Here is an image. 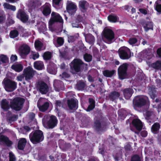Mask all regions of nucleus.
<instances>
[{"label": "nucleus", "instance_id": "f257e3e1", "mask_svg": "<svg viewBox=\"0 0 161 161\" xmlns=\"http://www.w3.org/2000/svg\"><path fill=\"white\" fill-rule=\"evenodd\" d=\"M87 64L84 63L79 58H75L71 62L70 64L71 70L75 73L80 72L84 69V67L87 66Z\"/></svg>", "mask_w": 161, "mask_h": 161}, {"label": "nucleus", "instance_id": "f03ea898", "mask_svg": "<svg viewBox=\"0 0 161 161\" xmlns=\"http://www.w3.org/2000/svg\"><path fill=\"white\" fill-rule=\"evenodd\" d=\"M29 138L30 141L33 144L39 143L44 140L43 133L41 130H36L30 134Z\"/></svg>", "mask_w": 161, "mask_h": 161}, {"label": "nucleus", "instance_id": "7ed1b4c3", "mask_svg": "<svg viewBox=\"0 0 161 161\" xmlns=\"http://www.w3.org/2000/svg\"><path fill=\"white\" fill-rule=\"evenodd\" d=\"M149 103V98L146 96H137L134 97L133 101L134 107L139 108Z\"/></svg>", "mask_w": 161, "mask_h": 161}, {"label": "nucleus", "instance_id": "20e7f679", "mask_svg": "<svg viewBox=\"0 0 161 161\" xmlns=\"http://www.w3.org/2000/svg\"><path fill=\"white\" fill-rule=\"evenodd\" d=\"M11 108L16 111L20 110L23 108L25 100L23 98L16 97L13 99H9Z\"/></svg>", "mask_w": 161, "mask_h": 161}, {"label": "nucleus", "instance_id": "39448f33", "mask_svg": "<svg viewBox=\"0 0 161 161\" xmlns=\"http://www.w3.org/2000/svg\"><path fill=\"white\" fill-rule=\"evenodd\" d=\"M118 54L120 58L123 60L128 59L131 57V51L127 47H123L118 50Z\"/></svg>", "mask_w": 161, "mask_h": 161}, {"label": "nucleus", "instance_id": "423d86ee", "mask_svg": "<svg viewBox=\"0 0 161 161\" xmlns=\"http://www.w3.org/2000/svg\"><path fill=\"white\" fill-rule=\"evenodd\" d=\"M3 84L5 89L8 92H13L17 88V83L9 79L4 80Z\"/></svg>", "mask_w": 161, "mask_h": 161}, {"label": "nucleus", "instance_id": "0eeeda50", "mask_svg": "<svg viewBox=\"0 0 161 161\" xmlns=\"http://www.w3.org/2000/svg\"><path fill=\"white\" fill-rule=\"evenodd\" d=\"M128 67L127 64L124 63L120 65L118 68V74L120 79L122 80L127 78Z\"/></svg>", "mask_w": 161, "mask_h": 161}, {"label": "nucleus", "instance_id": "6e6552de", "mask_svg": "<svg viewBox=\"0 0 161 161\" xmlns=\"http://www.w3.org/2000/svg\"><path fill=\"white\" fill-rule=\"evenodd\" d=\"M94 128L95 131L100 134L106 131L107 124L105 122H101L98 120H96L94 123Z\"/></svg>", "mask_w": 161, "mask_h": 161}, {"label": "nucleus", "instance_id": "1a4fd4ad", "mask_svg": "<svg viewBox=\"0 0 161 161\" xmlns=\"http://www.w3.org/2000/svg\"><path fill=\"white\" fill-rule=\"evenodd\" d=\"M58 122L57 117L54 115H52L50 116L49 119L43 124L45 128L52 129L57 126Z\"/></svg>", "mask_w": 161, "mask_h": 161}, {"label": "nucleus", "instance_id": "9d476101", "mask_svg": "<svg viewBox=\"0 0 161 161\" xmlns=\"http://www.w3.org/2000/svg\"><path fill=\"white\" fill-rule=\"evenodd\" d=\"M35 71L31 67L28 66L23 71V75L26 81L31 80L34 75Z\"/></svg>", "mask_w": 161, "mask_h": 161}, {"label": "nucleus", "instance_id": "9b49d317", "mask_svg": "<svg viewBox=\"0 0 161 161\" xmlns=\"http://www.w3.org/2000/svg\"><path fill=\"white\" fill-rule=\"evenodd\" d=\"M139 23L143 27L144 31L146 32H147L150 30H153V24L152 22L142 19L140 20Z\"/></svg>", "mask_w": 161, "mask_h": 161}, {"label": "nucleus", "instance_id": "f8f14e48", "mask_svg": "<svg viewBox=\"0 0 161 161\" xmlns=\"http://www.w3.org/2000/svg\"><path fill=\"white\" fill-rule=\"evenodd\" d=\"M16 17L24 23H26L28 20L29 16L24 10L19 9L16 14Z\"/></svg>", "mask_w": 161, "mask_h": 161}, {"label": "nucleus", "instance_id": "ddd939ff", "mask_svg": "<svg viewBox=\"0 0 161 161\" xmlns=\"http://www.w3.org/2000/svg\"><path fill=\"white\" fill-rule=\"evenodd\" d=\"M37 88L42 94H46L48 91V86L44 82L40 81H38L37 84Z\"/></svg>", "mask_w": 161, "mask_h": 161}, {"label": "nucleus", "instance_id": "4468645a", "mask_svg": "<svg viewBox=\"0 0 161 161\" xmlns=\"http://www.w3.org/2000/svg\"><path fill=\"white\" fill-rule=\"evenodd\" d=\"M132 125L133 127L138 131L135 133L138 134L143 127V124L141 121L138 119H134L132 121Z\"/></svg>", "mask_w": 161, "mask_h": 161}, {"label": "nucleus", "instance_id": "2eb2a0df", "mask_svg": "<svg viewBox=\"0 0 161 161\" xmlns=\"http://www.w3.org/2000/svg\"><path fill=\"white\" fill-rule=\"evenodd\" d=\"M3 144L9 147L12 146L13 142L9 138L5 135L0 134V144Z\"/></svg>", "mask_w": 161, "mask_h": 161}, {"label": "nucleus", "instance_id": "dca6fc26", "mask_svg": "<svg viewBox=\"0 0 161 161\" xmlns=\"http://www.w3.org/2000/svg\"><path fill=\"white\" fill-rule=\"evenodd\" d=\"M103 36L104 38L109 41H111L114 37V34L113 31L109 29L104 30Z\"/></svg>", "mask_w": 161, "mask_h": 161}, {"label": "nucleus", "instance_id": "f3484780", "mask_svg": "<svg viewBox=\"0 0 161 161\" xmlns=\"http://www.w3.org/2000/svg\"><path fill=\"white\" fill-rule=\"evenodd\" d=\"M88 7L89 4L86 1L82 0L79 1V8L80 10L84 14L86 12Z\"/></svg>", "mask_w": 161, "mask_h": 161}, {"label": "nucleus", "instance_id": "a211bd4d", "mask_svg": "<svg viewBox=\"0 0 161 161\" xmlns=\"http://www.w3.org/2000/svg\"><path fill=\"white\" fill-rule=\"evenodd\" d=\"M37 106L40 111L44 112L48 108L49 104L48 102L43 103L42 101L39 100L37 103Z\"/></svg>", "mask_w": 161, "mask_h": 161}, {"label": "nucleus", "instance_id": "6ab92c4d", "mask_svg": "<svg viewBox=\"0 0 161 161\" xmlns=\"http://www.w3.org/2000/svg\"><path fill=\"white\" fill-rule=\"evenodd\" d=\"M78 101L76 99L73 98L68 99L67 100L68 106L69 109H76L78 107Z\"/></svg>", "mask_w": 161, "mask_h": 161}, {"label": "nucleus", "instance_id": "aec40b11", "mask_svg": "<svg viewBox=\"0 0 161 161\" xmlns=\"http://www.w3.org/2000/svg\"><path fill=\"white\" fill-rule=\"evenodd\" d=\"M31 48L29 46L26 44L23 45L20 48V55L22 57L28 55L30 53Z\"/></svg>", "mask_w": 161, "mask_h": 161}, {"label": "nucleus", "instance_id": "412c9836", "mask_svg": "<svg viewBox=\"0 0 161 161\" xmlns=\"http://www.w3.org/2000/svg\"><path fill=\"white\" fill-rule=\"evenodd\" d=\"M1 108L5 111H7L10 109L11 108V103H10L8 100L6 99H3L1 103Z\"/></svg>", "mask_w": 161, "mask_h": 161}, {"label": "nucleus", "instance_id": "4be33fe9", "mask_svg": "<svg viewBox=\"0 0 161 161\" xmlns=\"http://www.w3.org/2000/svg\"><path fill=\"white\" fill-rule=\"evenodd\" d=\"M53 86L55 91L58 92L64 90V85L62 81L59 80H55L54 82Z\"/></svg>", "mask_w": 161, "mask_h": 161}, {"label": "nucleus", "instance_id": "5701e85b", "mask_svg": "<svg viewBox=\"0 0 161 161\" xmlns=\"http://www.w3.org/2000/svg\"><path fill=\"white\" fill-rule=\"evenodd\" d=\"M42 8H43L42 13L44 15L47 16L50 15L51 11L50 8V4L46 3L42 6Z\"/></svg>", "mask_w": 161, "mask_h": 161}, {"label": "nucleus", "instance_id": "b1692460", "mask_svg": "<svg viewBox=\"0 0 161 161\" xmlns=\"http://www.w3.org/2000/svg\"><path fill=\"white\" fill-rule=\"evenodd\" d=\"M41 4V3L38 0H32L29 2V6L31 9H34L39 7Z\"/></svg>", "mask_w": 161, "mask_h": 161}, {"label": "nucleus", "instance_id": "393cba45", "mask_svg": "<svg viewBox=\"0 0 161 161\" xmlns=\"http://www.w3.org/2000/svg\"><path fill=\"white\" fill-rule=\"evenodd\" d=\"M123 94L125 98L126 99H129L131 97L134 91L130 88L125 89L123 91Z\"/></svg>", "mask_w": 161, "mask_h": 161}, {"label": "nucleus", "instance_id": "a878e982", "mask_svg": "<svg viewBox=\"0 0 161 161\" xmlns=\"http://www.w3.org/2000/svg\"><path fill=\"white\" fill-rule=\"evenodd\" d=\"M27 143V141L25 138H21L18 141L17 148L21 150H24Z\"/></svg>", "mask_w": 161, "mask_h": 161}, {"label": "nucleus", "instance_id": "bb28decb", "mask_svg": "<svg viewBox=\"0 0 161 161\" xmlns=\"http://www.w3.org/2000/svg\"><path fill=\"white\" fill-rule=\"evenodd\" d=\"M120 95V93L119 92L114 91L111 92L109 94V97L110 100L113 101L117 99Z\"/></svg>", "mask_w": 161, "mask_h": 161}, {"label": "nucleus", "instance_id": "cd10ccee", "mask_svg": "<svg viewBox=\"0 0 161 161\" xmlns=\"http://www.w3.org/2000/svg\"><path fill=\"white\" fill-rule=\"evenodd\" d=\"M34 46L35 49L37 51H40L44 50L45 48H43V44L42 42L39 40L35 41Z\"/></svg>", "mask_w": 161, "mask_h": 161}, {"label": "nucleus", "instance_id": "c85d7f7f", "mask_svg": "<svg viewBox=\"0 0 161 161\" xmlns=\"http://www.w3.org/2000/svg\"><path fill=\"white\" fill-rule=\"evenodd\" d=\"M148 91L149 94L151 98L153 100H154L157 96V91L155 90V88L152 86H150L148 89Z\"/></svg>", "mask_w": 161, "mask_h": 161}, {"label": "nucleus", "instance_id": "c756f323", "mask_svg": "<svg viewBox=\"0 0 161 161\" xmlns=\"http://www.w3.org/2000/svg\"><path fill=\"white\" fill-rule=\"evenodd\" d=\"M115 73L116 71L114 70L106 69L103 71V75L107 77H111L115 74Z\"/></svg>", "mask_w": 161, "mask_h": 161}, {"label": "nucleus", "instance_id": "7c9ffc66", "mask_svg": "<svg viewBox=\"0 0 161 161\" xmlns=\"http://www.w3.org/2000/svg\"><path fill=\"white\" fill-rule=\"evenodd\" d=\"M11 68L16 72H19L22 70L23 67L21 64H13Z\"/></svg>", "mask_w": 161, "mask_h": 161}, {"label": "nucleus", "instance_id": "2f4dec72", "mask_svg": "<svg viewBox=\"0 0 161 161\" xmlns=\"http://www.w3.org/2000/svg\"><path fill=\"white\" fill-rule=\"evenodd\" d=\"M151 67L154 69L161 71V60H158L151 64Z\"/></svg>", "mask_w": 161, "mask_h": 161}, {"label": "nucleus", "instance_id": "473e14b6", "mask_svg": "<svg viewBox=\"0 0 161 161\" xmlns=\"http://www.w3.org/2000/svg\"><path fill=\"white\" fill-rule=\"evenodd\" d=\"M34 68L38 70H42L44 67L43 62L41 61H35L34 63Z\"/></svg>", "mask_w": 161, "mask_h": 161}, {"label": "nucleus", "instance_id": "72a5a7b5", "mask_svg": "<svg viewBox=\"0 0 161 161\" xmlns=\"http://www.w3.org/2000/svg\"><path fill=\"white\" fill-rule=\"evenodd\" d=\"M76 5L72 2L68 4L66 7L67 10L68 12L72 10L75 11L76 10Z\"/></svg>", "mask_w": 161, "mask_h": 161}, {"label": "nucleus", "instance_id": "f704fd0d", "mask_svg": "<svg viewBox=\"0 0 161 161\" xmlns=\"http://www.w3.org/2000/svg\"><path fill=\"white\" fill-rule=\"evenodd\" d=\"M161 0H157L154 5L155 9L159 14H161Z\"/></svg>", "mask_w": 161, "mask_h": 161}, {"label": "nucleus", "instance_id": "c9c22d12", "mask_svg": "<svg viewBox=\"0 0 161 161\" xmlns=\"http://www.w3.org/2000/svg\"><path fill=\"white\" fill-rule=\"evenodd\" d=\"M86 41L90 44H92L95 42V37L91 34H87L85 37Z\"/></svg>", "mask_w": 161, "mask_h": 161}, {"label": "nucleus", "instance_id": "e433bc0d", "mask_svg": "<svg viewBox=\"0 0 161 161\" xmlns=\"http://www.w3.org/2000/svg\"><path fill=\"white\" fill-rule=\"evenodd\" d=\"M91 121L90 118L87 116H84L82 117L81 122L82 124L86 126H87Z\"/></svg>", "mask_w": 161, "mask_h": 161}, {"label": "nucleus", "instance_id": "4c0bfd02", "mask_svg": "<svg viewBox=\"0 0 161 161\" xmlns=\"http://www.w3.org/2000/svg\"><path fill=\"white\" fill-rule=\"evenodd\" d=\"M42 57L44 60H50L52 57V53L49 51L43 53Z\"/></svg>", "mask_w": 161, "mask_h": 161}, {"label": "nucleus", "instance_id": "58836bf2", "mask_svg": "<svg viewBox=\"0 0 161 161\" xmlns=\"http://www.w3.org/2000/svg\"><path fill=\"white\" fill-rule=\"evenodd\" d=\"M86 86V84L82 81H78L76 85V87L79 90H83Z\"/></svg>", "mask_w": 161, "mask_h": 161}, {"label": "nucleus", "instance_id": "ea45409f", "mask_svg": "<svg viewBox=\"0 0 161 161\" xmlns=\"http://www.w3.org/2000/svg\"><path fill=\"white\" fill-rule=\"evenodd\" d=\"M119 19L118 17L116 15H114L110 14L108 17V19L110 22L111 23H116L117 21Z\"/></svg>", "mask_w": 161, "mask_h": 161}, {"label": "nucleus", "instance_id": "a19ab883", "mask_svg": "<svg viewBox=\"0 0 161 161\" xmlns=\"http://www.w3.org/2000/svg\"><path fill=\"white\" fill-rule=\"evenodd\" d=\"M160 125L159 123L155 122L152 125L151 127V130L153 132L158 131L160 128Z\"/></svg>", "mask_w": 161, "mask_h": 161}, {"label": "nucleus", "instance_id": "79ce46f5", "mask_svg": "<svg viewBox=\"0 0 161 161\" xmlns=\"http://www.w3.org/2000/svg\"><path fill=\"white\" fill-rule=\"evenodd\" d=\"M79 34L77 33L73 36H68V42L69 43L74 42L79 37Z\"/></svg>", "mask_w": 161, "mask_h": 161}, {"label": "nucleus", "instance_id": "37998d69", "mask_svg": "<svg viewBox=\"0 0 161 161\" xmlns=\"http://www.w3.org/2000/svg\"><path fill=\"white\" fill-rule=\"evenodd\" d=\"M19 34L18 31L17 30L14 29L10 31L9 36L11 38H14L17 37L19 35Z\"/></svg>", "mask_w": 161, "mask_h": 161}, {"label": "nucleus", "instance_id": "c03bdc74", "mask_svg": "<svg viewBox=\"0 0 161 161\" xmlns=\"http://www.w3.org/2000/svg\"><path fill=\"white\" fill-rule=\"evenodd\" d=\"M52 21L53 22H60L62 23L63 22V20L62 18V17L60 15H57L55 16L52 18Z\"/></svg>", "mask_w": 161, "mask_h": 161}, {"label": "nucleus", "instance_id": "a18cd8bd", "mask_svg": "<svg viewBox=\"0 0 161 161\" xmlns=\"http://www.w3.org/2000/svg\"><path fill=\"white\" fill-rule=\"evenodd\" d=\"M4 8L7 9L11 10L13 11H14L16 10V8L15 6L10 5V4L5 3L3 5Z\"/></svg>", "mask_w": 161, "mask_h": 161}, {"label": "nucleus", "instance_id": "49530a36", "mask_svg": "<svg viewBox=\"0 0 161 161\" xmlns=\"http://www.w3.org/2000/svg\"><path fill=\"white\" fill-rule=\"evenodd\" d=\"M18 115L14 114L12 116L7 117V121L11 123L12 122L18 119Z\"/></svg>", "mask_w": 161, "mask_h": 161}, {"label": "nucleus", "instance_id": "de8ad7c7", "mask_svg": "<svg viewBox=\"0 0 161 161\" xmlns=\"http://www.w3.org/2000/svg\"><path fill=\"white\" fill-rule=\"evenodd\" d=\"M8 61V58L7 55L3 54L0 55V62L3 63H6Z\"/></svg>", "mask_w": 161, "mask_h": 161}, {"label": "nucleus", "instance_id": "09e8293b", "mask_svg": "<svg viewBox=\"0 0 161 161\" xmlns=\"http://www.w3.org/2000/svg\"><path fill=\"white\" fill-rule=\"evenodd\" d=\"M62 0H53L52 5L53 7L60 8Z\"/></svg>", "mask_w": 161, "mask_h": 161}, {"label": "nucleus", "instance_id": "8fccbe9b", "mask_svg": "<svg viewBox=\"0 0 161 161\" xmlns=\"http://www.w3.org/2000/svg\"><path fill=\"white\" fill-rule=\"evenodd\" d=\"M131 161H141V158L138 155L134 154L131 157Z\"/></svg>", "mask_w": 161, "mask_h": 161}, {"label": "nucleus", "instance_id": "3c124183", "mask_svg": "<svg viewBox=\"0 0 161 161\" xmlns=\"http://www.w3.org/2000/svg\"><path fill=\"white\" fill-rule=\"evenodd\" d=\"M84 58L86 61L90 62L92 60V56L90 54L86 53L84 56Z\"/></svg>", "mask_w": 161, "mask_h": 161}, {"label": "nucleus", "instance_id": "603ef678", "mask_svg": "<svg viewBox=\"0 0 161 161\" xmlns=\"http://www.w3.org/2000/svg\"><path fill=\"white\" fill-rule=\"evenodd\" d=\"M137 42V38L135 37L130 38L128 41L129 43L131 45L135 44Z\"/></svg>", "mask_w": 161, "mask_h": 161}, {"label": "nucleus", "instance_id": "864d4df0", "mask_svg": "<svg viewBox=\"0 0 161 161\" xmlns=\"http://www.w3.org/2000/svg\"><path fill=\"white\" fill-rule=\"evenodd\" d=\"M57 43L59 46H61L64 43V39L62 37H58L57 39Z\"/></svg>", "mask_w": 161, "mask_h": 161}, {"label": "nucleus", "instance_id": "5fc2aeb1", "mask_svg": "<svg viewBox=\"0 0 161 161\" xmlns=\"http://www.w3.org/2000/svg\"><path fill=\"white\" fill-rule=\"evenodd\" d=\"M9 161H15L16 158L12 152L9 153Z\"/></svg>", "mask_w": 161, "mask_h": 161}, {"label": "nucleus", "instance_id": "6e6d98bb", "mask_svg": "<svg viewBox=\"0 0 161 161\" xmlns=\"http://www.w3.org/2000/svg\"><path fill=\"white\" fill-rule=\"evenodd\" d=\"M39 57V53H33L31 54L30 57L31 58H32L33 60H35L36 59L38 58Z\"/></svg>", "mask_w": 161, "mask_h": 161}, {"label": "nucleus", "instance_id": "4d7b16f0", "mask_svg": "<svg viewBox=\"0 0 161 161\" xmlns=\"http://www.w3.org/2000/svg\"><path fill=\"white\" fill-rule=\"evenodd\" d=\"M118 115L121 118V119H124L125 117V115L124 114L123 111L122 110L118 111Z\"/></svg>", "mask_w": 161, "mask_h": 161}, {"label": "nucleus", "instance_id": "13d9d810", "mask_svg": "<svg viewBox=\"0 0 161 161\" xmlns=\"http://www.w3.org/2000/svg\"><path fill=\"white\" fill-rule=\"evenodd\" d=\"M6 19L5 14H0V24L3 23Z\"/></svg>", "mask_w": 161, "mask_h": 161}, {"label": "nucleus", "instance_id": "bf43d9fd", "mask_svg": "<svg viewBox=\"0 0 161 161\" xmlns=\"http://www.w3.org/2000/svg\"><path fill=\"white\" fill-rule=\"evenodd\" d=\"M89 105L95 107V101L92 98H90L88 99Z\"/></svg>", "mask_w": 161, "mask_h": 161}, {"label": "nucleus", "instance_id": "052dcab7", "mask_svg": "<svg viewBox=\"0 0 161 161\" xmlns=\"http://www.w3.org/2000/svg\"><path fill=\"white\" fill-rule=\"evenodd\" d=\"M55 104V108H58V107L60 108L61 106H62V104L60 100H56Z\"/></svg>", "mask_w": 161, "mask_h": 161}, {"label": "nucleus", "instance_id": "680f3d73", "mask_svg": "<svg viewBox=\"0 0 161 161\" xmlns=\"http://www.w3.org/2000/svg\"><path fill=\"white\" fill-rule=\"evenodd\" d=\"M55 111L56 113H57L58 116V117H61V116L63 115L62 113L58 109V108H56L55 109Z\"/></svg>", "mask_w": 161, "mask_h": 161}, {"label": "nucleus", "instance_id": "e2e57ef3", "mask_svg": "<svg viewBox=\"0 0 161 161\" xmlns=\"http://www.w3.org/2000/svg\"><path fill=\"white\" fill-rule=\"evenodd\" d=\"M17 60V57L16 55H12L10 57L11 62H14Z\"/></svg>", "mask_w": 161, "mask_h": 161}, {"label": "nucleus", "instance_id": "0e129e2a", "mask_svg": "<svg viewBox=\"0 0 161 161\" xmlns=\"http://www.w3.org/2000/svg\"><path fill=\"white\" fill-rule=\"evenodd\" d=\"M140 135L142 137H145L147 136V132L146 130H142L141 132Z\"/></svg>", "mask_w": 161, "mask_h": 161}, {"label": "nucleus", "instance_id": "69168bd1", "mask_svg": "<svg viewBox=\"0 0 161 161\" xmlns=\"http://www.w3.org/2000/svg\"><path fill=\"white\" fill-rule=\"evenodd\" d=\"M35 114L33 113H31L29 114V119L31 120H33L34 119H35Z\"/></svg>", "mask_w": 161, "mask_h": 161}, {"label": "nucleus", "instance_id": "338daca9", "mask_svg": "<svg viewBox=\"0 0 161 161\" xmlns=\"http://www.w3.org/2000/svg\"><path fill=\"white\" fill-rule=\"evenodd\" d=\"M139 11L140 12V13L144 14V15H146L147 13V10L144 8H139Z\"/></svg>", "mask_w": 161, "mask_h": 161}, {"label": "nucleus", "instance_id": "774afa93", "mask_svg": "<svg viewBox=\"0 0 161 161\" xmlns=\"http://www.w3.org/2000/svg\"><path fill=\"white\" fill-rule=\"evenodd\" d=\"M95 107L89 105L86 109V111L87 112H90Z\"/></svg>", "mask_w": 161, "mask_h": 161}]
</instances>
